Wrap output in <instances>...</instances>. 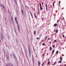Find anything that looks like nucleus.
<instances>
[{"instance_id":"obj_1","label":"nucleus","mask_w":66,"mask_h":66,"mask_svg":"<svg viewBox=\"0 0 66 66\" xmlns=\"http://www.w3.org/2000/svg\"><path fill=\"white\" fill-rule=\"evenodd\" d=\"M15 20L17 25L18 29L19 31V32L20 33V28H19V27H20V26H18V22H17V18H16V17H15Z\"/></svg>"},{"instance_id":"obj_2","label":"nucleus","mask_w":66,"mask_h":66,"mask_svg":"<svg viewBox=\"0 0 66 66\" xmlns=\"http://www.w3.org/2000/svg\"><path fill=\"white\" fill-rule=\"evenodd\" d=\"M28 48L29 51V55L30 57H31V52L30 51V47L29 45H28Z\"/></svg>"},{"instance_id":"obj_3","label":"nucleus","mask_w":66,"mask_h":66,"mask_svg":"<svg viewBox=\"0 0 66 66\" xmlns=\"http://www.w3.org/2000/svg\"><path fill=\"white\" fill-rule=\"evenodd\" d=\"M12 54H13V57H14V59H16L17 60V59L16 58V55H15V54L14 53H13Z\"/></svg>"},{"instance_id":"obj_4","label":"nucleus","mask_w":66,"mask_h":66,"mask_svg":"<svg viewBox=\"0 0 66 66\" xmlns=\"http://www.w3.org/2000/svg\"><path fill=\"white\" fill-rule=\"evenodd\" d=\"M40 10L42 11L43 9V8L42 7V5H41V3H40Z\"/></svg>"},{"instance_id":"obj_5","label":"nucleus","mask_w":66,"mask_h":66,"mask_svg":"<svg viewBox=\"0 0 66 66\" xmlns=\"http://www.w3.org/2000/svg\"><path fill=\"white\" fill-rule=\"evenodd\" d=\"M1 39L3 40V39H4V37H3V35H2V34H1Z\"/></svg>"},{"instance_id":"obj_6","label":"nucleus","mask_w":66,"mask_h":66,"mask_svg":"<svg viewBox=\"0 0 66 66\" xmlns=\"http://www.w3.org/2000/svg\"><path fill=\"white\" fill-rule=\"evenodd\" d=\"M21 12L22 13V15H24V13H23V9H22L21 10Z\"/></svg>"},{"instance_id":"obj_7","label":"nucleus","mask_w":66,"mask_h":66,"mask_svg":"<svg viewBox=\"0 0 66 66\" xmlns=\"http://www.w3.org/2000/svg\"><path fill=\"white\" fill-rule=\"evenodd\" d=\"M14 1L15 3V4H16V6H18V5L17 4V1H16V0H14Z\"/></svg>"},{"instance_id":"obj_8","label":"nucleus","mask_w":66,"mask_h":66,"mask_svg":"<svg viewBox=\"0 0 66 66\" xmlns=\"http://www.w3.org/2000/svg\"><path fill=\"white\" fill-rule=\"evenodd\" d=\"M45 6L46 7V11H47V10H47V4H45Z\"/></svg>"},{"instance_id":"obj_9","label":"nucleus","mask_w":66,"mask_h":66,"mask_svg":"<svg viewBox=\"0 0 66 66\" xmlns=\"http://www.w3.org/2000/svg\"><path fill=\"white\" fill-rule=\"evenodd\" d=\"M57 24L56 23H55V24L54 26H55V27H56V26H57Z\"/></svg>"},{"instance_id":"obj_10","label":"nucleus","mask_w":66,"mask_h":66,"mask_svg":"<svg viewBox=\"0 0 66 66\" xmlns=\"http://www.w3.org/2000/svg\"><path fill=\"white\" fill-rule=\"evenodd\" d=\"M6 57L7 60H8V59L9 58V56H8L7 55L6 56Z\"/></svg>"},{"instance_id":"obj_11","label":"nucleus","mask_w":66,"mask_h":66,"mask_svg":"<svg viewBox=\"0 0 66 66\" xmlns=\"http://www.w3.org/2000/svg\"><path fill=\"white\" fill-rule=\"evenodd\" d=\"M24 51L25 53L26 56L27 55V53L26 52V51H25V50L24 49Z\"/></svg>"},{"instance_id":"obj_12","label":"nucleus","mask_w":66,"mask_h":66,"mask_svg":"<svg viewBox=\"0 0 66 66\" xmlns=\"http://www.w3.org/2000/svg\"><path fill=\"white\" fill-rule=\"evenodd\" d=\"M50 63V61H49L48 62L47 65H49Z\"/></svg>"},{"instance_id":"obj_13","label":"nucleus","mask_w":66,"mask_h":66,"mask_svg":"<svg viewBox=\"0 0 66 66\" xmlns=\"http://www.w3.org/2000/svg\"><path fill=\"white\" fill-rule=\"evenodd\" d=\"M50 51H51V50H52V47H50Z\"/></svg>"},{"instance_id":"obj_14","label":"nucleus","mask_w":66,"mask_h":66,"mask_svg":"<svg viewBox=\"0 0 66 66\" xmlns=\"http://www.w3.org/2000/svg\"><path fill=\"white\" fill-rule=\"evenodd\" d=\"M10 56H11V57H13V55H12V54L11 53L10 54Z\"/></svg>"},{"instance_id":"obj_15","label":"nucleus","mask_w":66,"mask_h":66,"mask_svg":"<svg viewBox=\"0 0 66 66\" xmlns=\"http://www.w3.org/2000/svg\"><path fill=\"white\" fill-rule=\"evenodd\" d=\"M54 50H53V51H52V54H53V53H54Z\"/></svg>"},{"instance_id":"obj_16","label":"nucleus","mask_w":66,"mask_h":66,"mask_svg":"<svg viewBox=\"0 0 66 66\" xmlns=\"http://www.w3.org/2000/svg\"><path fill=\"white\" fill-rule=\"evenodd\" d=\"M11 21L12 23H13V22H14V20H11Z\"/></svg>"},{"instance_id":"obj_17","label":"nucleus","mask_w":66,"mask_h":66,"mask_svg":"<svg viewBox=\"0 0 66 66\" xmlns=\"http://www.w3.org/2000/svg\"><path fill=\"white\" fill-rule=\"evenodd\" d=\"M38 64H39L38 66H40V62H38Z\"/></svg>"},{"instance_id":"obj_18","label":"nucleus","mask_w":66,"mask_h":66,"mask_svg":"<svg viewBox=\"0 0 66 66\" xmlns=\"http://www.w3.org/2000/svg\"><path fill=\"white\" fill-rule=\"evenodd\" d=\"M59 63H62V61L61 60H60L59 62Z\"/></svg>"},{"instance_id":"obj_19","label":"nucleus","mask_w":66,"mask_h":66,"mask_svg":"<svg viewBox=\"0 0 66 66\" xmlns=\"http://www.w3.org/2000/svg\"><path fill=\"white\" fill-rule=\"evenodd\" d=\"M58 32V30L57 29L56 30V33H57Z\"/></svg>"},{"instance_id":"obj_20","label":"nucleus","mask_w":66,"mask_h":66,"mask_svg":"<svg viewBox=\"0 0 66 66\" xmlns=\"http://www.w3.org/2000/svg\"><path fill=\"white\" fill-rule=\"evenodd\" d=\"M32 62H34V59H33V56H32Z\"/></svg>"},{"instance_id":"obj_21","label":"nucleus","mask_w":66,"mask_h":66,"mask_svg":"<svg viewBox=\"0 0 66 66\" xmlns=\"http://www.w3.org/2000/svg\"><path fill=\"white\" fill-rule=\"evenodd\" d=\"M59 53V51H57L56 52V54H57Z\"/></svg>"},{"instance_id":"obj_22","label":"nucleus","mask_w":66,"mask_h":66,"mask_svg":"<svg viewBox=\"0 0 66 66\" xmlns=\"http://www.w3.org/2000/svg\"><path fill=\"white\" fill-rule=\"evenodd\" d=\"M14 30L16 34L17 35V32H16V30H15V29H14Z\"/></svg>"},{"instance_id":"obj_23","label":"nucleus","mask_w":66,"mask_h":66,"mask_svg":"<svg viewBox=\"0 0 66 66\" xmlns=\"http://www.w3.org/2000/svg\"><path fill=\"white\" fill-rule=\"evenodd\" d=\"M16 42L17 43H18V40H17V39H16Z\"/></svg>"},{"instance_id":"obj_24","label":"nucleus","mask_w":66,"mask_h":66,"mask_svg":"<svg viewBox=\"0 0 66 66\" xmlns=\"http://www.w3.org/2000/svg\"><path fill=\"white\" fill-rule=\"evenodd\" d=\"M11 20H13V18H12V17H11Z\"/></svg>"},{"instance_id":"obj_25","label":"nucleus","mask_w":66,"mask_h":66,"mask_svg":"<svg viewBox=\"0 0 66 66\" xmlns=\"http://www.w3.org/2000/svg\"><path fill=\"white\" fill-rule=\"evenodd\" d=\"M1 6L3 7V9H4V6H3L2 5Z\"/></svg>"},{"instance_id":"obj_26","label":"nucleus","mask_w":66,"mask_h":66,"mask_svg":"<svg viewBox=\"0 0 66 66\" xmlns=\"http://www.w3.org/2000/svg\"><path fill=\"white\" fill-rule=\"evenodd\" d=\"M34 33L35 35V34H36V32H35V31H34Z\"/></svg>"},{"instance_id":"obj_27","label":"nucleus","mask_w":66,"mask_h":66,"mask_svg":"<svg viewBox=\"0 0 66 66\" xmlns=\"http://www.w3.org/2000/svg\"><path fill=\"white\" fill-rule=\"evenodd\" d=\"M60 60H62V57H61L60 58Z\"/></svg>"},{"instance_id":"obj_28","label":"nucleus","mask_w":66,"mask_h":66,"mask_svg":"<svg viewBox=\"0 0 66 66\" xmlns=\"http://www.w3.org/2000/svg\"><path fill=\"white\" fill-rule=\"evenodd\" d=\"M26 56V57L28 61H29V59H28V56L27 55Z\"/></svg>"},{"instance_id":"obj_29","label":"nucleus","mask_w":66,"mask_h":66,"mask_svg":"<svg viewBox=\"0 0 66 66\" xmlns=\"http://www.w3.org/2000/svg\"><path fill=\"white\" fill-rule=\"evenodd\" d=\"M52 46H53V48H54V47H55V45H52Z\"/></svg>"},{"instance_id":"obj_30","label":"nucleus","mask_w":66,"mask_h":66,"mask_svg":"<svg viewBox=\"0 0 66 66\" xmlns=\"http://www.w3.org/2000/svg\"><path fill=\"white\" fill-rule=\"evenodd\" d=\"M44 62H43V63L42 66H44Z\"/></svg>"},{"instance_id":"obj_31","label":"nucleus","mask_w":66,"mask_h":66,"mask_svg":"<svg viewBox=\"0 0 66 66\" xmlns=\"http://www.w3.org/2000/svg\"><path fill=\"white\" fill-rule=\"evenodd\" d=\"M42 45H43V46H44V45H45V44H44V43H43V44H42Z\"/></svg>"},{"instance_id":"obj_32","label":"nucleus","mask_w":66,"mask_h":66,"mask_svg":"<svg viewBox=\"0 0 66 66\" xmlns=\"http://www.w3.org/2000/svg\"><path fill=\"white\" fill-rule=\"evenodd\" d=\"M4 55H5V51H4Z\"/></svg>"},{"instance_id":"obj_33","label":"nucleus","mask_w":66,"mask_h":66,"mask_svg":"<svg viewBox=\"0 0 66 66\" xmlns=\"http://www.w3.org/2000/svg\"><path fill=\"white\" fill-rule=\"evenodd\" d=\"M59 20H57V23H58L59 22Z\"/></svg>"},{"instance_id":"obj_34","label":"nucleus","mask_w":66,"mask_h":66,"mask_svg":"<svg viewBox=\"0 0 66 66\" xmlns=\"http://www.w3.org/2000/svg\"><path fill=\"white\" fill-rule=\"evenodd\" d=\"M25 7H26L27 8V9H29V7H27V6H26L25 5Z\"/></svg>"},{"instance_id":"obj_35","label":"nucleus","mask_w":66,"mask_h":66,"mask_svg":"<svg viewBox=\"0 0 66 66\" xmlns=\"http://www.w3.org/2000/svg\"><path fill=\"white\" fill-rule=\"evenodd\" d=\"M54 3H53V6H54Z\"/></svg>"},{"instance_id":"obj_36","label":"nucleus","mask_w":66,"mask_h":66,"mask_svg":"<svg viewBox=\"0 0 66 66\" xmlns=\"http://www.w3.org/2000/svg\"><path fill=\"white\" fill-rule=\"evenodd\" d=\"M56 40H54V42H55V43H56Z\"/></svg>"},{"instance_id":"obj_37","label":"nucleus","mask_w":66,"mask_h":66,"mask_svg":"<svg viewBox=\"0 0 66 66\" xmlns=\"http://www.w3.org/2000/svg\"><path fill=\"white\" fill-rule=\"evenodd\" d=\"M34 16H36V13H34Z\"/></svg>"},{"instance_id":"obj_38","label":"nucleus","mask_w":66,"mask_h":66,"mask_svg":"<svg viewBox=\"0 0 66 66\" xmlns=\"http://www.w3.org/2000/svg\"><path fill=\"white\" fill-rule=\"evenodd\" d=\"M63 37H65V36H64V35H63Z\"/></svg>"},{"instance_id":"obj_39","label":"nucleus","mask_w":66,"mask_h":66,"mask_svg":"<svg viewBox=\"0 0 66 66\" xmlns=\"http://www.w3.org/2000/svg\"><path fill=\"white\" fill-rule=\"evenodd\" d=\"M8 13L9 14H10V12H8Z\"/></svg>"},{"instance_id":"obj_40","label":"nucleus","mask_w":66,"mask_h":66,"mask_svg":"<svg viewBox=\"0 0 66 66\" xmlns=\"http://www.w3.org/2000/svg\"><path fill=\"white\" fill-rule=\"evenodd\" d=\"M60 3H61V1H59V4H60Z\"/></svg>"},{"instance_id":"obj_41","label":"nucleus","mask_w":66,"mask_h":66,"mask_svg":"<svg viewBox=\"0 0 66 66\" xmlns=\"http://www.w3.org/2000/svg\"><path fill=\"white\" fill-rule=\"evenodd\" d=\"M1 42V39H0V43Z\"/></svg>"},{"instance_id":"obj_42","label":"nucleus","mask_w":66,"mask_h":66,"mask_svg":"<svg viewBox=\"0 0 66 66\" xmlns=\"http://www.w3.org/2000/svg\"><path fill=\"white\" fill-rule=\"evenodd\" d=\"M47 36H46L45 38V39H46V38H47Z\"/></svg>"},{"instance_id":"obj_43","label":"nucleus","mask_w":66,"mask_h":66,"mask_svg":"<svg viewBox=\"0 0 66 66\" xmlns=\"http://www.w3.org/2000/svg\"><path fill=\"white\" fill-rule=\"evenodd\" d=\"M42 4L43 5V4H44V3L43 2H42Z\"/></svg>"},{"instance_id":"obj_44","label":"nucleus","mask_w":66,"mask_h":66,"mask_svg":"<svg viewBox=\"0 0 66 66\" xmlns=\"http://www.w3.org/2000/svg\"><path fill=\"white\" fill-rule=\"evenodd\" d=\"M31 17H32V18H33V15H31Z\"/></svg>"},{"instance_id":"obj_45","label":"nucleus","mask_w":66,"mask_h":66,"mask_svg":"<svg viewBox=\"0 0 66 66\" xmlns=\"http://www.w3.org/2000/svg\"><path fill=\"white\" fill-rule=\"evenodd\" d=\"M38 38H39L38 37L36 38V39H38Z\"/></svg>"},{"instance_id":"obj_46","label":"nucleus","mask_w":66,"mask_h":66,"mask_svg":"<svg viewBox=\"0 0 66 66\" xmlns=\"http://www.w3.org/2000/svg\"><path fill=\"white\" fill-rule=\"evenodd\" d=\"M16 65H15V66H18V64H16Z\"/></svg>"},{"instance_id":"obj_47","label":"nucleus","mask_w":66,"mask_h":66,"mask_svg":"<svg viewBox=\"0 0 66 66\" xmlns=\"http://www.w3.org/2000/svg\"><path fill=\"white\" fill-rule=\"evenodd\" d=\"M48 40H50V38H49L48 39Z\"/></svg>"},{"instance_id":"obj_48","label":"nucleus","mask_w":66,"mask_h":66,"mask_svg":"<svg viewBox=\"0 0 66 66\" xmlns=\"http://www.w3.org/2000/svg\"><path fill=\"white\" fill-rule=\"evenodd\" d=\"M55 63H54L53 64V65H55Z\"/></svg>"},{"instance_id":"obj_49","label":"nucleus","mask_w":66,"mask_h":66,"mask_svg":"<svg viewBox=\"0 0 66 66\" xmlns=\"http://www.w3.org/2000/svg\"><path fill=\"white\" fill-rule=\"evenodd\" d=\"M39 14V12H38V14Z\"/></svg>"},{"instance_id":"obj_50","label":"nucleus","mask_w":66,"mask_h":66,"mask_svg":"<svg viewBox=\"0 0 66 66\" xmlns=\"http://www.w3.org/2000/svg\"><path fill=\"white\" fill-rule=\"evenodd\" d=\"M44 18H43L42 19V20H44Z\"/></svg>"},{"instance_id":"obj_51","label":"nucleus","mask_w":66,"mask_h":66,"mask_svg":"<svg viewBox=\"0 0 66 66\" xmlns=\"http://www.w3.org/2000/svg\"><path fill=\"white\" fill-rule=\"evenodd\" d=\"M44 53L42 55V56H44Z\"/></svg>"},{"instance_id":"obj_52","label":"nucleus","mask_w":66,"mask_h":66,"mask_svg":"<svg viewBox=\"0 0 66 66\" xmlns=\"http://www.w3.org/2000/svg\"><path fill=\"white\" fill-rule=\"evenodd\" d=\"M30 13L31 15H32V14H31V12H30Z\"/></svg>"},{"instance_id":"obj_53","label":"nucleus","mask_w":66,"mask_h":66,"mask_svg":"<svg viewBox=\"0 0 66 66\" xmlns=\"http://www.w3.org/2000/svg\"><path fill=\"white\" fill-rule=\"evenodd\" d=\"M50 44H51V42H50Z\"/></svg>"},{"instance_id":"obj_54","label":"nucleus","mask_w":66,"mask_h":66,"mask_svg":"<svg viewBox=\"0 0 66 66\" xmlns=\"http://www.w3.org/2000/svg\"><path fill=\"white\" fill-rule=\"evenodd\" d=\"M49 60H50V58H49L48 60V61H49Z\"/></svg>"},{"instance_id":"obj_55","label":"nucleus","mask_w":66,"mask_h":66,"mask_svg":"<svg viewBox=\"0 0 66 66\" xmlns=\"http://www.w3.org/2000/svg\"><path fill=\"white\" fill-rule=\"evenodd\" d=\"M63 20H64V17L63 18Z\"/></svg>"},{"instance_id":"obj_56","label":"nucleus","mask_w":66,"mask_h":66,"mask_svg":"<svg viewBox=\"0 0 66 66\" xmlns=\"http://www.w3.org/2000/svg\"><path fill=\"white\" fill-rule=\"evenodd\" d=\"M35 17L36 18V15H35Z\"/></svg>"},{"instance_id":"obj_57","label":"nucleus","mask_w":66,"mask_h":66,"mask_svg":"<svg viewBox=\"0 0 66 66\" xmlns=\"http://www.w3.org/2000/svg\"><path fill=\"white\" fill-rule=\"evenodd\" d=\"M6 66H8V65H7V64H6Z\"/></svg>"},{"instance_id":"obj_58","label":"nucleus","mask_w":66,"mask_h":66,"mask_svg":"<svg viewBox=\"0 0 66 66\" xmlns=\"http://www.w3.org/2000/svg\"><path fill=\"white\" fill-rule=\"evenodd\" d=\"M3 51L4 52V50H3Z\"/></svg>"},{"instance_id":"obj_59","label":"nucleus","mask_w":66,"mask_h":66,"mask_svg":"<svg viewBox=\"0 0 66 66\" xmlns=\"http://www.w3.org/2000/svg\"><path fill=\"white\" fill-rule=\"evenodd\" d=\"M34 51H35V50H34Z\"/></svg>"},{"instance_id":"obj_60","label":"nucleus","mask_w":66,"mask_h":66,"mask_svg":"<svg viewBox=\"0 0 66 66\" xmlns=\"http://www.w3.org/2000/svg\"><path fill=\"white\" fill-rule=\"evenodd\" d=\"M4 20H6V19H4Z\"/></svg>"},{"instance_id":"obj_61","label":"nucleus","mask_w":66,"mask_h":66,"mask_svg":"<svg viewBox=\"0 0 66 66\" xmlns=\"http://www.w3.org/2000/svg\"><path fill=\"white\" fill-rule=\"evenodd\" d=\"M62 48L63 49H64V48H63V47H62Z\"/></svg>"},{"instance_id":"obj_62","label":"nucleus","mask_w":66,"mask_h":66,"mask_svg":"<svg viewBox=\"0 0 66 66\" xmlns=\"http://www.w3.org/2000/svg\"><path fill=\"white\" fill-rule=\"evenodd\" d=\"M46 41V39H45V41Z\"/></svg>"},{"instance_id":"obj_63","label":"nucleus","mask_w":66,"mask_h":66,"mask_svg":"<svg viewBox=\"0 0 66 66\" xmlns=\"http://www.w3.org/2000/svg\"><path fill=\"white\" fill-rule=\"evenodd\" d=\"M48 54H47V55H48Z\"/></svg>"},{"instance_id":"obj_64","label":"nucleus","mask_w":66,"mask_h":66,"mask_svg":"<svg viewBox=\"0 0 66 66\" xmlns=\"http://www.w3.org/2000/svg\"><path fill=\"white\" fill-rule=\"evenodd\" d=\"M60 66H61V65H60Z\"/></svg>"}]
</instances>
